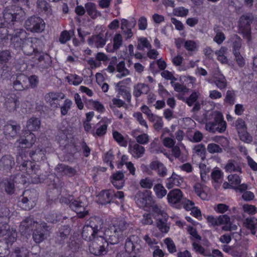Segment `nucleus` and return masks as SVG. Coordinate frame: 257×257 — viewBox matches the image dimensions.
<instances>
[{
    "instance_id": "10",
    "label": "nucleus",
    "mask_w": 257,
    "mask_h": 257,
    "mask_svg": "<svg viewBox=\"0 0 257 257\" xmlns=\"http://www.w3.org/2000/svg\"><path fill=\"white\" fill-rule=\"evenodd\" d=\"M179 80L181 83L171 82L174 90L178 92L187 93L189 90L187 85L189 86V84H193L194 83L196 79L190 76H181Z\"/></svg>"
},
{
    "instance_id": "36",
    "label": "nucleus",
    "mask_w": 257,
    "mask_h": 257,
    "mask_svg": "<svg viewBox=\"0 0 257 257\" xmlns=\"http://www.w3.org/2000/svg\"><path fill=\"white\" fill-rule=\"evenodd\" d=\"M20 129L19 125L8 124L5 126L4 133L9 137H14L17 135Z\"/></svg>"
},
{
    "instance_id": "13",
    "label": "nucleus",
    "mask_w": 257,
    "mask_h": 257,
    "mask_svg": "<svg viewBox=\"0 0 257 257\" xmlns=\"http://www.w3.org/2000/svg\"><path fill=\"white\" fill-rule=\"evenodd\" d=\"M65 98V95L60 92H51L47 93L45 96V99L46 102L53 108L58 107L59 104L58 101L63 99Z\"/></svg>"
},
{
    "instance_id": "33",
    "label": "nucleus",
    "mask_w": 257,
    "mask_h": 257,
    "mask_svg": "<svg viewBox=\"0 0 257 257\" xmlns=\"http://www.w3.org/2000/svg\"><path fill=\"white\" fill-rule=\"evenodd\" d=\"M41 122L36 117L30 118L27 122L26 128L30 132L37 131L40 127Z\"/></svg>"
},
{
    "instance_id": "51",
    "label": "nucleus",
    "mask_w": 257,
    "mask_h": 257,
    "mask_svg": "<svg viewBox=\"0 0 257 257\" xmlns=\"http://www.w3.org/2000/svg\"><path fill=\"white\" fill-rule=\"evenodd\" d=\"M235 127L238 134L241 133L245 130H247L246 125L244 120L238 118L235 122Z\"/></svg>"
},
{
    "instance_id": "63",
    "label": "nucleus",
    "mask_w": 257,
    "mask_h": 257,
    "mask_svg": "<svg viewBox=\"0 0 257 257\" xmlns=\"http://www.w3.org/2000/svg\"><path fill=\"white\" fill-rule=\"evenodd\" d=\"M37 6L41 11L49 13L51 11L49 4L44 0H39L37 2Z\"/></svg>"
},
{
    "instance_id": "59",
    "label": "nucleus",
    "mask_w": 257,
    "mask_h": 257,
    "mask_svg": "<svg viewBox=\"0 0 257 257\" xmlns=\"http://www.w3.org/2000/svg\"><path fill=\"white\" fill-rule=\"evenodd\" d=\"M245 227L251 231V234L255 235L256 234L255 227L254 221L251 218H246L244 221Z\"/></svg>"
},
{
    "instance_id": "43",
    "label": "nucleus",
    "mask_w": 257,
    "mask_h": 257,
    "mask_svg": "<svg viewBox=\"0 0 257 257\" xmlns=\"http://www.w3.org/2000/svg\"><path fill=\"white\" fill-rule=\"evenodd\" d=\"M112 136L114 140L121 146L126 147L127 145V141L125 140L123 136L117 131L112 132Z\"/></svg>"
},
{
    "instance_id": "57",
    "label": "nucleus",
    "mask_w": 257,
    "mask_h": 257,
    "mask_svg": "<svg viewBox=\"0 0 257 257\" xmlns=\"http://www.w3.org/2000/svg\"><path fill=\"white\" fill-rule=\"evenodd\" d=\"M164 243L166 245L169 252L174 253L177 251L176 245L171 238L168 237L165 239Z\"/></svg>"
},
{
    "instance_id": "22",
    "label": "nucleus",
    "mask_w": 257,
    "mask_h": 257,
    "mask_svg": "<svg viewBox=\"0 0 257 257\" xmlns=\"http://www.w3.org/2000/svg\"><path fill=\"white\" fill-rule=\"evenodd\" d=\"M141 109L144 113L147 115L150 120L154 122L155 128L159 131L161 127L159 122L160 117L153 114L147 105H144L142 106Z\"/></svg>"
},
{
    "instance_id": "5",
    "label": "nucleus",
    "mask_w": 257,
    "mask_h": 257,
    "mask_svg": "<svg viewBox=\"0 0 257 257\" xmlns=\"http://www.w3.org/2000/svg\"><path fill=\"white\" fill-rule=\"evenodd\" d=\"M213 116V120L206 123V130L213 133L224 132L226 128V123L223 120L222 114L219 111H216L214 112Z\"/></svg>"
},
{
    "instance_id": "41",
    "label": "nucleus",
    "mask_w": 257,
    "mask_h": 257,
    "mask_svg": "<svg viewBox=\"0 0 257 257\" xmlns=\"http://www.w3.org/2000/svg\"><path fill=\"white\" fill-rule=\"evenodd\" d=\"M116 69L118 74H117L116 76L118 78H121L129 74V71L125 67V64L123 61L120 62L117 65Z\"/></svg>"
},
{
    "instance_id": "56",
    "label": "nucleus",
    "mask_w": 257,
    "mask_h": 257,
    "mask_svg": "<svg viewBox=\"0 0 257 257\" xmlns=\"http://www.w3.org/2000/svg\"><path fill=\"white\" fill-rule=\"evenodd\" d=\"M241 47V40L240 38H237L232 43V52L234 55L240 54Z\"/></svg>"
},
{
    "instance_id": "16",
    "label": "nucleus",
    "mask_w": 257,
    "mask_h": 257,
    "mask_svg": "<svg viewBox=\"0 0 257 257\" xmlns=\"http://www.w3.org/2000/svg\"><path fill=\"white\" fill-rule=\"evenodd\" d=\"M141 240L137 235H131L127 238L125 243V249L126 253L132 252L133 251L139 250L140 248Z\"/></svg>"
},
{
    "instance_id": "7",
    "label": "nucleus",
    "mask_w": 257,
    "mask_h": 257,
    "mask_svg": "<svg viewBox=\"0 0 257 257\" xmlns=\"http://www.w3.org/2000/svg\"><path fill=\"white\" fill-rule=\"evenodd\" d=\"M24 27L32 33H41L45 29V23L39 17H31L25 21Z\"/></svg>"
},
{
    "instance_id": "45",
    "label": "nucleus",
    "mask_w": 257,
    "mask_h": 257,
    "mask_svg": "<svg viewBox=\"0 0 257 257\" xmlns=\"http://www.w3.org/2000/svg\"><path fill=\"white\" fill-rule=\"evenodd\" d=\"M187 231L191 235L190 239L193 241H200L201 236L198 233L196 229L192 226H189L187 228Z\"/></svg>"
},
{
    "instance_id": "11",
    "label": "nucleus",
    "mask_w": 257,
    "mask_h": 257,
    "mask_svg": "<svg viewBox=\"0 0 257 257\" xmlns=\"http://www.w3.org/2000/svg\"><path fill=\"white\" fill-rule=\"evenodd\" d=\"M6 235V242L7 244H12L16 240L17 232L16 229L9 228L7 223H0V237Z\"/></svg>"
},
{
    "instance_id": "3",
    "label": "nucleus",
    "mask_w": 257,
    "mask_h": 257,
    "mask_svg": "<svg viewBox=\"0 0 257 257\" xmlns=\"http://www.w3.org/2000/svg\"><path fill=\"white\" fill-rule=\"evenodd\" d=\"M26 35L25 31L18 30L10 39L16 49L21 48L25 54L30 55L35 51L34 44L37 42V39L32 37L27 38Z\"/></svg>"
},
{
    "instance_id": "9",
    "label": "nucleus",
    "mask_w": 257,
    "mask_h": 257,
    "mask_svg": "<svg viewBox=\"0 0 257 257\" xmlns=\"http://www.w3.org/2000/svg\"><path fill=\"white\" fill-rule=\"evenodd\" d=\"M24 196L19 202V205L24 210H30L36 205L37 200L36 193L30 190H26L24 192Z\"/></svg>"
},
{
    "instance_id": "23",
    "label": "nucleus",
    "mask_w": 257,
    "mask_h": 257,
    "mask_svg": "<svg viewBox=\"0 0 257 257\" xmlns=\"http://www.w3.org/2000/svg\"><path fill=\"white\" fill-rule=\"evenodd\" d=\"M35 58L38 61L36 62V64L42 68L47 67L50 65V58L47 54L35 53Z\"/></svg>"
},
{
    "instance_id": "27",
    "label": "nucleus",
    "mask_w": 257,
    "mask_h": 257,
    "mask_svg": "<svg viewBox=\"0 0 257 257\" xmlns=\"http://www.w3.org/2000/svg\"><path fill=\"white\" fill-rule=\"evenodd\" d=\"M5 105L9 111H14L19 105V98L16 95L12 94L7 98Z\"/></svg>"
},
{
    "instance_id": "60",
    "label": "nucleus",
    "mask_w": 257,
    "mask_h": 257,
    "mask_svg": "<svg viewBox=\"0 0 257 257\" xmlns=\"http://www.w3.org/2000/svg\"><path fill=\"white\" fill-rule=\"evenodd\" d=\"M228 180L231 185H234V187L240 184L241 183V179L240 177L236 174L228 175Z\"/></svg>"
},
{
    "instance_id": "2",
    "label": "nucleus",
    "mask_w": 257,
    "mask_h": 257,
    "mask_svg": "<svg viewBox=\"0 0 257 257\" xmlns=\"http://www.w3.org/2000/svg\"><path fill=\"white\" fill-rule=\"evenodd\" d=\"M133 224L124 219L115 220L112 225L105 228L102 235L108 243L115 244L122 239L127 230L133 228Z\"/></svg>"
},
{
    "instance_id": "4",
    "label": "nucleus",
    "mask_w": 257,
    "mask_h": 257,
    "mask_svg": "<svg viewBox=\"0 0 257 257\" xmlns=\"http://www.w3.org/2000/svg\"><path fill=\"white\" fill-rule=\"evenodd\" d=\"M83 200H84V197L74 200L72 196H69L68 198L62 197L60 201L62 203L69 204L70 207L77 214L78 216L82 218L88 213V211L85 208L86 204L83 202Z\"/></svg>"
},
{
    "instance_id": "25",
    "label": "nucleus",
    "mask_w": 257,
    "mask_h": 257,
    "mask_svg": "<svg viewBox=\"0 0 257 257\" xmlns=\"http://www.w3.org/2000/svg\"><path fill=\"white\" fill-rule=\"evenodd\" d=\"M14 165V159L11 155H6L0 159V169H1L10 170Z\"/></svg>"
},
{
    "instance_id": "40",
    "label": "nucleus",
    "mask_w": 257,
    "mask_h": 257,
    "mask_svg": "<svg viewBox=\"0 0 257 257\" xmlns=\"http://www.w3.org/2000/svg\"><path fill=\"white\" fill-rule=\"evenodd\" d=\"M11 8L13 10L12 12L16 21L22 20L24 18L25 13L21 8L13 6Z\"/></svg>"
},
{
    "instance_id": "19",
    "label": "nucleus",
    "mask_w": 257,
    "mask_h": 257,
    "mask_svg": "<svg viewBox=\"0 0 257 257\" xmlns=\"http://www.w3.org/2000/svg\"><path fill=\"white\" fill-rule=\"evenodd\" d=\"M109 123L110 120L108 118L102 119L96 124V131L92 133L93 135L97 137H101L104 135L106 133L108 124Z\"/></svg>"
},
{
    "instance_id": "54",
    "label": "nucleus",
    "mask_w": 257,
    "mask_h": 257,
    "mask_svg": "<svg viewBox=\"0 0 257 257\" xmlns=\"http://www.w3.org/2000/svg\"><path fill=\"white\" fill-rule=\"evenodd\" d=\"M2 185L4 186L7 193L11 194L14 193V184L13 180H5Z\"/></svg>"
},
{
    "instance_id": "6",
    "label": "nucleus",
    "mask_w": 257,
    "mask_h": 257,
    "mask_svg": "<svg viewBox=\"0 0 257 257\" xmlns=\"http://www.w3.org/2000/svg\"><path fill=\"white\" fill-rule=\"evenodd\" d=\"M253 17L251 14H246L241 16L238 22L239 32L248 41L250 40L251 24Z\"/></svg>"
},
{
    "instance_id": "14",
    "label": "nucleus",
    "mask_w": 257,
    "mask_h": 257,
    "mask_svg": "<svg viewBox=\"0 0 257 257\" xmlns=\"http://www.w3.org/2000/svg\"><path fill=\"white\" fill-rule=\"evenodd\" d=\"M26 135L18 140L16 145L20 148H31L36 142V136L32 133H27Z\"/></svg>"
},
{
    "instance_id": "20",
    "label": "nucleus",
    "mask_w": 257,
    "mask_h": 257,
    "mask_svg": "<svg viewBox=\"0 0 257 257\" xmlns=\"http://www.w3.org/2000/svg\"><path fill=\"white\" fill-rule=\"evenodd\" d=\"M135 23L133 22H129L125 19H122L121 22V29L122 34L126 39L132 38L133 36V32L131 28L134 27Z\"/></svg>"
},
{
    "instance_id": "30",
    "label": "nucleus",
    "mask_w": 257,
    "mask_h": 257,
    "mask_svg": "<svg viewBox=\"0 0 257 257\" xmlns=\"http://www.w3.org/2000/svg\"><path fill=\"white\" fill-rule=\"evenodd\" d=\"M128 149L132 156L137 159L142 157L145 151L144 147L138 144H135L133 146L130 145Z\"/></svg>"
},
{
    "instance_id": "32",
    "label": "nucleus",
    "mask_w": 257,
    "mask_h": 257,
    "mask_svg": "<svg viewBox=\"0 0 257 257\" xmlns=\"http://www.w3.org/2000/svg\"><path fill=\"white\" fill-rule=\"evenodd\" d=\"M140 130H135L132 132V135L136 138V141L140 144L145 145L149 142V137L147 134L138 135Z\"/></svg>"
},
{
    "instance_id": "34",
    "label": "nucleus",
    "mask_w": 257,
    "mask_h": 257,
    "mask_svg": "<svg viewBox=\"0 0 257 257\" xmlns=\"http://www.w3.org/2000/svg\"><path fill=\"white\" fill-rule=\"evenodd\" d=\"M193 188L196 194L202 199L206 200L207 199L208 195L206 193V186L199 183H196L194 185Z\"/></svg>"
},
{
    "instance_id": "8",
    "label": "nucleus",
    "mask_w": 257,
    "mask_h": 257,
    "mask_svg": "<svg viewBox=\"0 0 257 257\" xmlns=\"http://www.w3.org/2000/svg\"><path fill=\"white\" fill-rule=\"evenodd\" d=\"M136 202L139 207L145 210L149 209L151 207L154 211L157 209L153 205L152 198L149 191L138 193L136 196Z\"/></svg>"
},
{
    "instance_id": "48",
    "label": "nucleus",
    "mask_w": 257,
    "mask_h": 257,
    "mask_svg": "<svg viewBox=\"0 0 257 257\" xmlns=\"http://www.w3.org/2000/svg\"><path fill=\"white\" fill-rule=\"evenodd\" d=\"M122 45V37L120 34H116L113 38V50L119 49Z\"/></svg>"
},
{
    "instance_id": "35",
    "label": "nucleus",
    "mask_w": 257,
    "mask_h": 257,
    "mask_svg": "<svg viewBox=\"0 0 257 257\" xmlns=\"http://www.w3.org/2000/svg\"><path fill=\"white\" fill-rule=\"evenodd\" d=\"M86 11L88 15L92 19L100 16V13L97 11L96 5L92 3H87L85 5Z\"/></svg>"
},
{
    "instance_id": "15",
    "label": "nucleus",
    "mask_w": 257,
    "mask_h": 257,
    "mask_svg": "<svg viewBox=\"0 0 257 257\" xmlns=\"http://www.w3.org/2000/svg\"><path fill=\"white\" fill-rule=\"evenodd\" d=\"M23 155H20L17 158V162L21 164L20 166L21 171L27 173L29 174H32L34 171L36 173V170L34 169L35 167V162L31 161H26L23 159Z\"/></svg>"
},
{
    "instance_id": "18",
    "label": "nucleus",
    "mask_w": 257,
    "mask_h": 257,
    "mask_svg": "<svg viewBox=\"0 0 257 257\" xmlns=\"http://www.w3.org/2000/svg\"><path fill=\"white\" fill-rule=\"evenodd\" d=\"M183 199L182 192L178 189L171 190L167 195L168 201L172 205H177L178 203L182 202Z\"/></svg>"
},
{
    "instance_id": "24",
    "label": "nucleus",
    "mask_w": 257,
    "mask_h": 257,
    "mask_svg": "<svg viewBox=\"0 0 257 257\" xmlns=\"http://www.w3.org/2000/svg\"><path fill=\"white\" fill-rule=\"evenodd\" d=\"M114 191L112 190H103L98 195V201L101 204H105L110 202L113 198Z\"/></svg>"
},
{
    "instance_id": "47",
    "label": "nucleus",
    "mask_w": 257,
    "mask_h": 257,
    "mask_svg": "<svg viewBox=\"0 0 257 257\" xmlns=\"http://www.w3.org/2000/svg\"><path fill=\"white\" fill-rule=\"evenodd\" d=\"M235 92L233 90H228L226 91L224 101L230 105H233L235 102Z\"/></svg>"
},
{
    "instance_id": "58",
    "label": "nucleus",
    "mask_w": 257,
    "mask_h": 257,
    "mask_svg": "<svg viewBox=\"0 0 257 257\" xmlns=\"http://www.w3.org/2000/svg\"><path fill=\"white\" fill-rule=\"evenodd\" d=\"M238 134L239 139L243 142L250 143L252 141V138L250 135L247 132V130H245Z\"/></svg>"
},
{
    "instance_id": "29",
    "label": "nucleus",
    "mask_w": 257,
    "mask_h": 257,
    "mask_svg": "<svg viewBox=\"0 0 257 257\" xmlns=\"http://www.w3.org/2000/svg\"><path fill=\"white\" fill-rule=\"evenodd\" d=\"M150 91V88L148 85L145 83H139L134 87L133 95L138 98L142 94H147Z\"/></svg>"
},
{
    "instance_id": "46",
    "label": "nucleus",
    "mask_w": 257,
    "mask_h": 257,
    "mask_svg": "<svg viewBox=\"0 0 257 257\" xmlns=\"http://www.w3.org/2000/svg\"><path fill=\"white\" fill-rule=\"evenodd\" d=\"M150 48L151 44L146 38L141 37L138 39V49L143 50L145 48L150 49Z\"/></svg>"
},
{
    "instance_id": "62",
    "label": "nucleus",
    "mask_w": 257,
    "mask_h": 257,
    "mask_svg": "<svg viewBox=\"0 0 257 257\" xmlns=\"http://www.w3.org/2000/svg\"><path fill=\"white\" fill-rule=\"evenodd\" d=\"M90 103L92 107L97 111L102 113L105 111V108L103 105L98 101L90 100Z\"/></svg>"
},
{
    "instance_id": "49",
    "label": "nucleus",
    "mask_w": 257,
    "mask_h": 257,
    "mask_svg": "<svg viewBox=\"0 0 257 257\" xmlns=\"http://www.w3.org/2000/svg\"><path fill=\"white\" fill-rule=\"evenodd\" d=\"M207 150L210 154L221 153L223 152V149L220 146L215 143L208 144Z\"/></svg>"
},
{
    "instance_id": "50",
    "label": "nucleus",
    "mask_w": 257,
    "mask_h": 257,
    "mask_svg": "<svg viewBox=\"0 0 257 257\" xmlns=\"http://www.w3.org/2000/svg\"><path fill=\"white\" fill-rule=\"evenodd\" d=\"M72 104V101L71 100L69 99H65L64 103L60 107L61 114L62 115H66L68 110L70 109Z\"/></svg>"
},
{
    "instance_id": "37",
    "label": "nucleus",
    "mask_w": 257,
    "mask_h": 257,
    "mask_svg": "<svg viewBox=\"0 0 257 257\" xmlns=\"http://www.w3.org/2000/svg\"><path fill=\"white\" fill-rule=\"evenodd\" d=\"M66 79L70 85L77 86L81 84L83 80V78L76 74H70L66 77Z\"/></svg>"
},
{
    "instance_id": "38",
    "label": "nucleus",
    "mask_w": 257,
    "mask_h": 257,
    "mask_svg": "<svg viewBox=\"0 0 257 257\" xmlns=\"http://www.w3.org/2000/svg\"><path fill=\"white\" fill-rule=\"evenodd\" d=\"M115 90L117 92L118 95L122 96L128 102L131 101L132 95L128 88L115 87Z\"/></svg>"
},
{
    "instance_id": "61",
    "label": "nucleus",
    "mask_w": 257,
    "mask_h": 257,
    "mask_svg": "<svg viewBox=\"0 0 257 257\" xmlns=\"http://www.w3.org/2000/svg\"><path fill=\"white\" fill-rule=\"evenodd\" d=\"M46 219L48 222L56 223L60 219V216L55 211H52L46 216Z\"/></svg>"
},
{
    "instance_id": "1",
    "label": "nucleus",
    "mask_w": 257,
    "mask_h": 257,
    "mask_svg": "<svg viewBox=\"0 0 257 257\" xmlns=\"http://www.w3.org/2000/svg\"><path fill=\"white\" fill-rule=\"evenodd\" d=\"M102 220L98 217L91 218L83 228L82 236L89 242V251L95 255L105 254L108 243L105 239L101 231Z\"/></svg>"
},
{
    "instance_id": "17",
    "label": "nucleus",
    "mask_w": 257,
    "mask_h": 257,
    "mask_svg": "<svg viewBox=\"0 0 257 257\" xmlns=\"http://www.w3.org/2000/svg\"><path fill=\"white\" fill-rule=\"evenodd\" d=\"M34 219L31 217L28 218L24 220L20 226V230L22 234L30 236L31 231L34 227H36V223Z\"/></svg>"
},
{
    "instance_id": "52",
    "label": "nucleus",
    "mask_w": 257,
    "mask_h": 257,
    "mask_svg": "<svg viewBox=\"0 0 257 257\" xmlns=\"http://www.w3.org/2000/svg\"><path fill=\"white\" fill-rule=\"evenodd\" d=\"M11 8H7L4 12V18L8 23L16 21Z\"/></svg>"
},
{
    "instance_id": "64",
    "label": "nucleus",
    "mask_w": 257,
    "mask_h": 257,
    "mask_svg": "<svg viewBox=\"0 0 257 257\" xmlns=\"http://www.w3.org/2000/svg\"><path fill=\"white\" fill-rule=\"evenodd\" d=\"M28 254L27 250L22 248L21 249H16L12 253V257H26Z\"/></svg>"
},
{
    "instance_id": "39",
    "label": "nucleus",
    "mask_w": 257,
    "mask_h": 257,
    "mask_svg": "<svg viewBox=\"0 0 257 257\" xmlns=\"http://www.w3.org/2000/svg\"><path fill=\"white\" fill-rule=\"evenodd\" d=\"M187 137L189 140L193 143L200 142L203 139L202 134L198 131L189 133L187 135Z\"/></svg>"
},
{
    "instance_id": "53",
    "label": "nucleus",
    "mask_w": 257,
    "mask_h": 257,
    "mask_svg": "<svg viewBox=\"0 0 257 257\" xmlns=\"http://www.w3.org/2000/svg\"><path fill=\"white\" fill-rule=\"evenodd\" d=\"M189 13V10L183 7H178L173 10V14L178 17H186Z\"/></svg>"
},
{
    "instance_id": "31",
    "label": "nucleus",
    "mask_w": 257,
    "mask_h": 257,
    "mask_svg": "<svg viewBox=\"0 0 257 257\" xmlns=\"http://www.w3.org/2000/svg\"><path fill=\"white\" fill-rule=\"evenodd\" d=\"M214 82L216 87L220 90L225 89L227 87V80L225 76L220 73L219 71L218 73L215 74Z\"/></svg>"
},
{
    "instance_id": "12",
    "label": "nucleus",
    "mask_w": 257,
    "mask_h": 257,
    "mask_svg": "<svg viewBox=\"0 0 257 257\" xmlns=\"http://www.w3.org/2000/svg\"><path fill=\"white\" fill-rule=\"evenodd\" d=\"M35 228L33 237L35 242L39 243L46 238L48 230L45 222L37 223Z\"/></svg>"
},
{
    "instance_id": "28",
    "label": "nucleus",
    "mask_w": 257,
    "mask_h": 257,
    "mask_svg": "<svg viewBox=\"0 0 257 257\" xmlns=\"http://www.w3.org/2000/svg\"><path fill=\"white\" fill-rule=\"evenodd\" d=\"M225 169L228 172L242 173L241 163L234 160H229L225 166Z\"/></svg>"
},
{
    "instance_id": "44",
    "label": "nucleus",
    "mask_w": 257,
    "mask_h": 257,
    "mask_svg": "<svg viewBox=\"0 0 257 257\" xmlns=\"http://www.w3.org/2000/svg\"><path fill=\"white\" fill-rule=\"evenodd\" d=\"M201 95L198 91H193L191 95L186 99V103L189 106H192L194 103L198 102L197 99Z\"/></svg>"
},
{
    "instance_id": "55",
    "label": "nucleus",
    "mask_w": 257,
    "mask_h": 257,
    "mask_svg": "<svg viewBox=\"0 0 257 257\" xmlns=\"http://www.w3.org/2000/svg\"><path fill=\"white\" fill-rule=\"evenodd\" d=\"M133 116L141 126H144L147 130L148 128V125L147 121L144 118L143 115L141 112H138L134 113L133 114Z\"/></svg>"
},
{
    "instance_id": "21",
    "label": "nucleus",
    "mask_w": 257,
    "mask_h": 257,
    "mask_svg": "<svg viewBox=\"0 0 257 257\" xmlns=\"http://www.w3.org/2000/svg\"><path fill=\"white\" fill-rule=\"evenodd\" d=\"M88 45L91 47L102 48L106 43V40L102 34L92 36L88 40Z\"/></svg>"
},
{
    "instance_id": "26",
    "label": "nucleus",
    "mask_w": 257,
    "mask_h": 257,
    "mask_svg": "<svg viewBox=\"0 0 257 257\" xmlns=\"http://www.w3.org/2000/svg\"><path fill=\"white\" fill-rule=\"evenodd\" d=\"M111 182L116 188L121 189L124 183V174L120 171L113 173L111 177Z\"/></svg>"
},
{
    "instance_id": "42",
    "label": "nucleus",
    "mask_w": 257,
    "mask_h": 257,
    "mask_svg": "<svg viewBox=\"0 0 257 257\" xmlns=\"http://www.w3.org/2000/svg\"><path fill=\"white\" fill-rule=\"evenodd\" d=\"M193 153L194 155L199 156L201 158H204L206 153V149L204 145L200 144L195 145L193 148Z\"/></svg>"
}]
</instances>
